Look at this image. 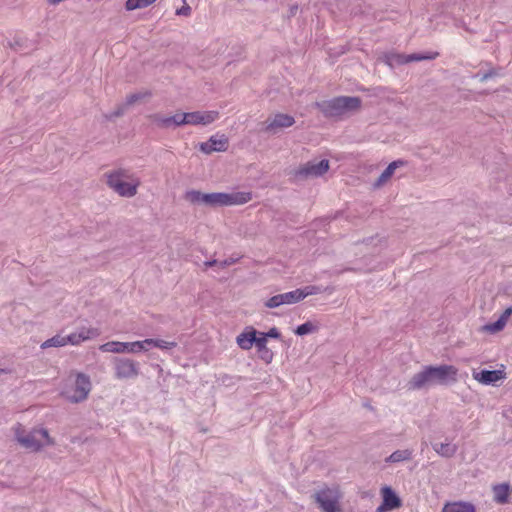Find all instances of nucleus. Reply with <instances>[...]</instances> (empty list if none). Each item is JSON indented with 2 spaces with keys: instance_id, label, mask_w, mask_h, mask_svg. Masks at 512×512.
I'll return each instance as SVG.
<instances>
[{
  "instance_id": "obj_1",
  "label": "nucleus",
  "mask_w": 512,
  "mask_h": 512,
  "mask_svg": "<svg viewBox=\"0 0 512 512\" xmlns=\"http://www.w3.org/2000/svg\"><path fill=\"white\" fill-rule=\"evenodd\" d=\"M107 186L117 195L132 198L137 194L140 179L129 169L118 168L105 173Z\"/></svg>"
},
{
  "instance_id": "obj_2",
  "label": "nucleus",
  "mask_w": 512,
  "mask_h": 512,
  "mask_svg": "<svg viewBox=\"0 0 512 512\" xmlns=\"http://www.w3.org/2000/svg\"><path fill=\"white\" fill-rule=\"evenodd\" d=\"M360 104L361 100L358 97L341 96L317 103V107L324 115L337 117L358 109Z\"/></svg>"
},
{
  "instance_id": "obj_3",
  "label": "nucleus",
  "mask_w": 512,
  "mask_h": 512,
  "mask_svg": "<svg viewBox=\"0 0 512 512\" xmlns=\"http://www.w3.org/2000/svg\"><path fill=\"white\" fill-rule=\"evenodd\" d=\"M342 493L339 486H324L317 490L313 498L322 512H343L341 507Z\"/></svg>"
},
{
  "instance_id": "obj_4",
  "label": "nucleus",
  "mask_w": 512,
  "mask_h": 512,
  "mask_svg": "<svg viewBox=\"0 0 512 512\" xmlns=\"http://www.w3.org/2000/svg\"><path fill=\"white\" fill-rule=\"evenodd\" d=\"M252 199L250 192H215L207 193L206 206L208 207H223L242 205L249 202Z\"/></svg>"
},
{
  "instance_id": "obj_5",
  "label": "nucleus",
  "mask_w": 512,
  "mask_h": 512,
  "mask_svg": "<svg viewBox=\"0 0 512 512\" xmlns=\"http://www.w3.org/2000/svg\"><path fill=\"white\" fill-rule=\"evenodd\" d=\"M17 441L30 451H38L43 447L53 444L47 429H33L26 434L16 433Z\"/></svg>"
},
{
  "instance_id": "obj_6",
  "label": "nucleus",
  "mask_w": 512,
  "mask_h": 512,
  "mask_svg": "<svg viewBox=\"0 0 512 512\" xmlns=\"http://www.w3.org/2000/svg\"><path fill=\"white\" fill-rule=\"evenodd\" d=\"M91 391L90 378L83 374L77 373L71 387H66L62 394L66 399L73 403L84 401Z\"/></svg>"
},
{
  "instance_id": "obj_7",
  "label": "nucleus",
  "mask_w": 512,
  "mask_h": 512,
  "mask_svg": "<svg viewBox=\"0 0 512 512\" xmlns=\"http://www.w3.org/2000/svg\"><path fill=\"white\" fill-rule=\"evenodd\" d=\"M99 349L102 352L111 353H138L140 351H147L144 340L135 342L110 341L100 345Z\"/></svg>"
},
{
  "instance_id": "obj_8",
  "label": "nucleus",
  "mask_w": 512,
  "mask_h": 512,
  "mask_svg": "<svg viewBox=\"0 0 512 512\" xmlns=\"http://www.w3.org/2000/svg\"><path fill=\"white\" fill-rule=\"evenodd\" d=\"M433 384L447 385L457 380L458 369L453 365L429 366Z\"/></svg>"
},
{
  "instance_id": "obj_9",
  "label": "nucleus",
  "mask_w": 512,
  "mask_h": 512,
  "mask_svg": "<svg viewBox=\"0 0 512 512\" xmlns=\"http://www.w3.org/2000/svg\"><path fill=\"white\" fill-rule=\"evenodd\" d=\"M437 56L438 53L436 52L412 53L409 55L390 53L385 55V62L392 67L396 64H406L413 61L432 60Z\"/></svg>"
},
{
  "instance_id": "obj_10",
  "label": "nucleus",
  "mask_w": 512,
  "mask_h": 512,
  "mask_svg": "<svg viewBox=\"0 0 512 512\" xmlns=\"http://www.w3.org/2000/svg\"><path fill=\"white\" fill-rule=\"evenodd\" d=\"M115 376L118 379H130L138 376L139 365L136 361L128 358L114 359Z\"/></svg>"
},
{
  "instance_id": "obj_11",
  "label": "nucleus",
  "mask_w": 512,
  "mask_h": 512,
  "mask_svg": "<svg viewBox=\"0 0 512 512\" xmlns=\"http://www.w3.org/2000/svg\"><path fill=\"white\" fill-rule=\"evenodd\" d=\"M181 115L182 125H208L219 118L217 111H196Z\"/></svg>"
},
{
  "instance_id": "obj_12",
  "label": "nucleus",
  "mask_w": 512,
  "mask_h": 512,
  "mask_svg": "<svg viewBox=\"0 0 512 512\" xmlns=\"http://www.w3.org/2000/svg\"><path fill=\"white\" fill-rule=\"evenodd\" d=\"M329 169V161L322 159L320 161H309L301 166L296 174L304 178H316L325 174Z\"/></svg>"
},
{
  "instance_id": "obj_13",
  "label": "nucleus",
  "mask_w": 512,
  "mask_h": 512,
  "mask_svg": "<svg viewBox=\"0 0 512 512\" xmlns=\"http://www.w3.org/2000/svg\"><path fill=\"white\" fill-rule=\"evenodd\" d=\"M295 123L291 115L278 113L267 119L264 130L269 133H277L283 128L291 127Z\"/></svg>"
},
{
  "instance_id": "obj_14",
  "label": "nucleus",
  "mask_w": 512,
  "mask_h": 512,
  "mask_svg": "<svg viewBox=\"0 0 512 512\" xmlns=\"http://www.w3.org/2000/svg\"><path fill=\"white\" fill-rule=\"evenodd\" d=\"M300 302L297 289L282 294H277L264 302L267 308H277L282 305H291Z\"/></svg>"
},
{
  "instance_id": "obj_15",
  "label": "nucleus",
  "mask_w": 512,
  "mask_h": 512,
  "mask_svg": "<svg viewBox=\"0 0 512 512\" xmlns=\"http://www.w3.org/2000/svg\"><path fill=\"white\" fill-rule=\"evenodd\" d=\"M199 147L205 154L223 152L228 148V138L225 135H213L206 142L200 143Z\"/></svg>"
},
{
  "instance_id": "obj_16",
  "label": "nucleus",
  "mask_w": 512,
  "mask_h": 512,
  "mask_svg": "<svg viewBox=\"0 0 512 512\" xmlns=\"http://www.w3.org/2000/svg\"><path fill=\"white\" fill-rule=\"evenodd\" d=\"M383 502L376 509L377 512H387L399 508L401 506V500L396 493L388 486H385L381 490Z\"/></svg>"
},
{
  "instance_id": "obj_17",
  "label": "nucleus",
  "mask_w": 512,
  "mask_h": 512,
  "mask_svg": "<svg viewBox=\"0 0 512 512\" xmlns=\"http://www.w3.org/2000/svg\"><path fill=\"white\" fill-rule=\"evenodd\" d=\"M430 385L434 384L429 366L424 367L422 371L415 374L408 382V388L412 390H419Z\"/></svg>"
},
{
  "instance_id": "obj_18",
  "label": "nucleus",
  "mask_w": 512,
  "mask_h": 512,
  "mask_svg": "<svg viewBox=\"0 0 512 512\" xmlns=\"http://www.w3.org/2000/svg\"><path fill=\"white\" fill-rule=\"evenodd\" d=\"M100 335V331L93 327H81L77 331L68 335L69 344L79 345L81 342L96 338Z\"/></svg>"
},
{
  "instance_id": "obj_19",
  "label": "nucleus",
  "mask_w": 512,
  "mask_h": 512,
  "mask_svg": "<svg viewBox=\"0 0 512 512\" xmlns=\"http://www.w3.org/2000/svg\"><path fill=\"white\" fill-rule=\"evenodd\" d=\"M512 315V307H508L504 310V312L500 315V317L495 321L488 323L483 326V330L494 334L504 329L506 326L509 317Z\"/></svg>"
},
{
  "instance_id": "obj_20",
  "label": "nucleus",
  "mask_w": 512,
  "mask_h": 512,
  "mask_svg": "<svg viewBox=\"0 0 512 512\" xmlns=\"http://www.w3.org/2000/svg\"><path fill=\"white\" fill-rule=\"evenodd\" d=\"M257 336L258 331L250 327L237 336L236 342L241 349L249 350L255 344Z\"/></svg>"
},
{
  "instance_id": "obj_21",
  "label": "nucleus",
  "mask_w": 512,
  "mask_h": 512,
  "mask_svg": "<svg viewBox=\"0 0 512 512\" xmlns=\"http://www.w3.org/2000/svg\"><path fill=\"white\" fill-rule=\"evenodd\" d=\"M473 377L482 384L490 385L503 378V375L500 370H482L474 373Z\"/></svg>"
},
{
  "instance_id": "obj_22",
  "label": "nucleus",
  "mask_w": 512,
  "mask_h": 512,
  "mask_svg": "<svg viewBox=\"0 0 512 512\" xmlns=\"http://www.w3.org/2000/svg\"><path fill=\"white\" fill-rule=\"evenodd\" d=\"M257 348L259 358L264 361L266 364H269L272 362L274 354L273 352L267 347V340L264 336L258 335L254 344Z\"/></svg>"
},
{
  "instance_id": "obj_23",
  "label": "nucleus",
  "mask_w": 512,
  "mask_h": 512,
  "mask_svg": "<svg viewBox=\"0 0 512 512\" xmlns=\"http://www.w3.org/2000/svg\"><path fill=\"white\" fill-rule=\"evenodd\" d=\"M441 512H476L475 506L469 502L456 501L446 503Z\"/></svg>"
},
{
  "instance_id": "obj_24",
  "label": "nucleus",
  "mask_w": 512,
  "mask_h": 512,
  "mask_svg": "<svg viewBox=\"0 0 512 512\" xmlns=\"http://www.w3.org/2000/svg\"><path fill=\"white\" fill-rule=\"evenodd\" d=\"M432 447L434 449V451L441 457H445V458H451L453 457L457 450H458V446L454 443H451V442H446V443H434L432 444Z\"/></svg>"
},
{
  "instance_id": "obj_25",
  "label": "nucleus",
  "mask_w": 512,
  "mask_h": 512,
  "mask_svg": "<svg viewBox=\"0 0 512 512\" xmlns=\"http://www.w3.org/2000/svg\"><path fill=\"white\" fill-rule=\"evenodd\" d=\"M144 343H145V346L147 347V350L150 347H156L161 350L168 351L177 346V342H175V341H166V340H162V339H152V338L144 339Z\"/></svg>"
},
{
  "instance_id": "obj_26",
  "label": "nucleus",
  "mask_w": 512,
  "mask_h": 512,
  "mask_svg": "<svg viewBox=\"0 0 512 512\" xmlns=\"http://www.w3.org/2000/svg\"><path fill=\"white\" fill-rule=\"evenodd\" d=\"M403 164H404V162L401 160L393 161L392 163H390L386 167V169L381 173L376 184L379 186V185L385 183L393 175L396 168H398L399 166H401Z\"/></svg>"
},
{
  "instance_id": "obj_27",
  "label": "nucleus",
  "mask_w": 512,
  "mask_h": 512,
  "mask_svg": "<svg viewBox=\"0 0 512 512\" xmlns=\"http://www.w3.org/2000/svg\"><path fill=\"white\" fill-rule=\"evenodd\" d=\"M69 344L68 336L55 335L50 339H47L41 344L42 349L50 348V347H63Z\"/></svg>"
},
{
  "instance_id": "obj_28",
  "label": "nucleus",
  "mask_w": 512,
  "mask_h": 512,
  "mask_svg": "<svg viewBox=\"0 0 512 512\" xmlns=\"http://www.w3.org/2000/svg\"><path fill=\"white\" fill-rule=\"evenodd\" d=\"M509 496V485L499 484L494 487V498L495 501L504 504L508 501Z\"/></svg>"
},
{
  "instance_id": "obj_29",
  "label": "nucleus",
  "mask_w": 512,
  "mask_h": 512,
  "mask_svg": "<svg viewBox=\"0 0 512 512\" xmlns=\"http://www.w3.org/2000/svg\"><path fill=\"white\" fill-rule=\"evenodd\" d=\"M207 193H202L197 190H190L185 193V199L189 201L192 204L197 205H205L206 206V200Z\"/></svg>"
},
{
  "instance_id": "obj_30",
  "label": "nucleus",
  "mask_w": 512,
  "mask_h": 512,
  "mask_svg": "<svg viewBox=\"0 0 512 512\" xmlns=\"http://www.w3.org/2000/svg\"><path fill=\"white\" fill-rule=\"evenodd\" d=\"M411 457H412V451L409 449L396 450L386 459V462L398 463V462L410 460Z\"/></svg>"
},
{
  "instance_id": "obj_31",
  "label": "nucleus",
  "mask_w": 512,
  "mask_h": 512,
  "mask_svg": "<svg viewBox=\"0 0 512 512\" xmlns=\"http://www.w3.org/2000/svg\"><path fill=\"white\" fill-rule=\"evenodd\" d=\"M146 96H148V93H143V92H138V93H133V94H130L129 96H127L126 98V101H125V104L123 105V107L119 108L115 113H114V116H120L124 113V108L136 103L137 101L145 98Z\"/></svg>"
},
{
  "instance_id": "obj_32",
  "label": "nucleus",
  "mask_w": 512,
  "mask_h": 512,
  "mask_svg": "<svg viewBox=\"0 0 512 512\" xmlns=\"http://www.w3.org/2000/svg\"><path fill=\"white\" fill-rule=\"evenodd\" d=\"M317 329V325L313 324L310 321H307L296 328L295 334H297L298 336H304L317 331Z\"/></svg>"
},
{
  "instance_id": "obj_33",
  "label": "nucleus",
  "mask_w": 512,
  "mask_h": 512,
  "mask_svg": "<svg viewBox=\"0 0 512 512\" xmlns=\"http://www.w3.org/2000/svg\"><path fill=\"white\" fill-rule=\"evenodd\" d=\"M297 291H298L299 299L301 301L304 298H306L307 296L320 293L321 289L318 286L309 285V286H305L303 288H298Z\"/></svg>"
},
{
  "instance_id": "obj_34",
  "label": "nucleus",
  "mask_w": 512,
  "mask_h": 512,
  "mask_svg": "<svg viewBox=\"0 0 512 512\" xmlns=\"http://www.w3.org/2000/svg\"><path fill=\"white\" fill-rule=\"evenodd\" d=\"M181 117H182L181 113H177L172 116H166L164 129L176 128L178 126H181L182 125Z\"/></svg>"
},
{
  "instance_id": "obj_35",
  "label": "nucleus",
  "mask_w": 512,
  "mask_h": 512,
  "mask_svg": "<svg viewBox=\"0 0 512 512\" xmlns=\"http://www.w3.org/2000/svg\"><path fill=\"white\" fill-rule=\"evenodd\" d=\"M148 5L144 0H127L125 7L128 11H132L139 8H145Z\"/></svg>"
},
{
  "instance_id": "obj_36",
  "label": "nucleus",
  "mask_w": 512,
  "mask_h": 512,
  "mask_svg": "<svg viewBox=\"0 0 512 512\" xmlns=\"http://www.w3.org/2000/svg\"><path fill=\"white\" fill-rule=\"evenodd\" d=\"M165 117H166V115H163V114H160V113H155V114L150 115L149 119H150L152 124H154L158 128L164 129Z\"/></svg>"
},
{
  "instance_id": "obj_37",
  "label": "nucleus",
  "mask_w": 512,
  "mask_h": 512,
  "mask_svg": "<svg viewBox=\"0 0 512 512\" xmlns=\"http://www.w3.org/2000/svg\"><path fill=\"white\" fill-rule=\"evenodd\" d=\"M235 262H236V260L233 258L225 259L224 261L212 260V261L205 262V266L211 267L214 265H219L220 267L224 268L226 266L234 264Z\"/></svg>"
},
{
  "instance_id": "obj_38",
  "label": "nucleus",
  "mask_w": 512,
  "mask_h": 512,
  "mask_svg": "<svg viewBox=\"0 0 512 512\" xmlns=\"http://www.w3.org/2000/svg\"><path fill=\"white\" fill-rule=\"evenodd\" d=\"M258 335L264 336L266 340L268 338L279 339L281 336L279 330L276 327L271 328L268 332H259L258 331Z\"/></svg>"
},
{
  "instance_id": "obj_39",
  "label": "nucleus",
  "mask_w": 512,
  "mask_h": 512,
  "mask_svg": "<svg viewBox=\"0 0 512 512\" xmlns=\"http://www.w3.org/2000/svg\"><path fill=\"white\" fill-rule=\"evenodd\" d=\"M184 5L176 10V15L188 17L191 15V7L183 0Z\"/></svg>"
},
{
  "instance_id": "obj_40",
  "label": "nucleus",
  "mask_w": 512,
  "mask_h": 512,
  "mask_svg": "<svg viewBox=\"0 0 512 512\" xmlns=\"http://www.w3.org/2000/svg\"><path fill=\"white\" fill-rule=\"evenodd\" d=\"M495 73L490 71L488 73H485L483 74L481 77H480V80L481 81H486L487 79H489L490 77H492Z\"/></svg>"
},
{
  "instance_id": "obj_41",
  "label": "nucleus",
  "mask_w": 512,
  "mask_h": 512,
  "mask_svg": "<svg viewBox=\"0 0 512 512\" xmlns=\"http://www.w3.org/2000/svg\"><path fill=\"white\" fill-rule=\"evenodd\" d=\"M297 9H298L297 5L292 6L291 9H290L291 15H294L296 13Z\"/></svg>"
},
{
  "instance_id": "obj_42",
  "label": "nucleus",
  "mask_w": 512,
  "mask_h": 512,
  "mask_svg": "<svg viewBox=\"0 0 512 512\" xmlns=\"http://www.w3.org/2000/svg\"><path fill=\"white\" fill-rule=\"evenodd\" d=\"M146 2V4L149 6L151 5L152 3H154L156 0H144Z\"/></svg>"
},
{
  "instance_id": "obj_43",
  "label": "nucleus",
  "mask_w": 512,
  "mask_h": 512,
  "mask_svg": "<svg viewBox=\"0 0 512 512\" xmlns=\"http://www.w3.org/2000/svg\"><path fill=\"white\" fill-rule=\"evenodd\" d=\"M0 373H2V370H0Z\"/></svg>"
}]
</instances>
